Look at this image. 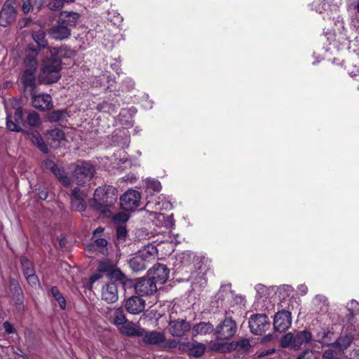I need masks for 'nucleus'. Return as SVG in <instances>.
Instances as JSON below:
<instances>
[{"label": "nucleus", "instance_id": "nucleus-56", "mask_svg": "<svg viewBox=\"0 0 359 359\" xmlns=\"http://www.w3.org/2000/svg\"><path fill=\"white\" fill-rule=\"evenodd\" d=\"M25 277L30 285H36L39 282L38 278L35 275L34 272L31 274L26 275Z\"/></svg>", "mask_w": 359, "mask_h": 359}, {"label": "nucleus", "instance_id": "nucleus-49", "mask_svg": "<svg viewBox=\"0 0 359 359\" xmlns=\"http://www.w3.org/2000/svg\"><path fill=\"white\" fill-rule=\"evenodd\" d=\"M13 116V119L16 122L18 123V124H20L21 126V124L23 122V118H22V110L21 108H17L15 109V113H14V115L12 116Z\"/></svg>", "mask_w": 359, "mask_h": 359}, {"label": "nucleus", "instance_id": "nucleus-26", "mask_svg": "<svg viewBox=\"0 0 359 359\" xmlns=\"http://www.w3.org/2000/svg\"><path fill=\"white\" fill-rule=\"evenodd\" d=\"M143 341L149 344H158L165 341V336L163 333L156 331H151L143 333Z\"/></svg>", "mask_w": 359, "mask_h": 359}, {"label": "nucleus", "instance_id": "nucleus-18", "mask_svg": "<svg viewBox=\"0 0 359 359\" xmlns=\"http://www.w3.org/2000/svg\"><path fill=\"white\" fill-rule=\"evenodd\" d=\"M49 34L51 38L57 41H62L67 39L71 35V29L68 26L60 23L51 27L49 30Z\"/></svg>", "mask_w": 359, "mask_h": 359}, {"label": "nucleus", "instance_id": "nucleus-14", "mask_svg": "<svg viewBox=\"0 0 359 359\" xmlns=\"http://www.w3.org/2000/svg\"><path fill=\"white\" fill-rule=\"evenodd\" d=\"M339 0H318L316 3V10L320 14L325 13L323 18H330L331 14L337 11Z\"/></svg>", "mask_w": 359, "mask_h": 359}, {"label": "nucleus", "instance_id": "nucleus-1", "mask_svg": "<svg viewBox=\"0 0 359 359\" xmlns=\"http://www.w3.org/2000/svg\"><path fill=\"white\" fill-rule=\"evenodd\" d=\"M32 39L36 43L34 48H38V52L41 49L48 48L51 56L45 57L42 61V66L39 76L40 82L43 83H52L57 81L60 78L61 60L55 56L52 49L48 46V41L46 39V33L43 30L32 32Z\"/></svg>", "mask_w": 359, "mask_h": 359}, {"label": "nucleus", "instance_id": "nucleus-5", "mask_svg": "<svg viewBox=\"0 0 359 359\" xmlns=\"http://www.w3.org/2000/svg\"><path fill=\"white\" fill-rule=\"evenodd\" d=\"M226 317L223 323L215 329V335L218 339L225 340L233 337L236 332V325L229 316V312L226 313Z\"/></svg>", "mask_w": 359, "mask_h": 359}, {"label": "nucleus", "instance_id": "nucleus-46", "mask_svg": "<svg viewBox=\"0 0 359 359\" xmlns=\"http://www.w3.org/2000/svg\"><path fill=\"white\" fill-rule=\"evenodd\" d=\"M48 6L52 11H58L64 6V2L62 0H52Z\"/></svg>", "mask_w": 359, "mask_h": 359}, {"label": "nucleus", "instance_id": "nucleus-9", "mask_svg": "<svg viewBox=\"0 0 359 359\" xmlns=\"http://www.w3.org/2000/svg\"><path fill=\"white\" fill-rule=\"evenodd\" d=\"M270 323L268 317L265 314H256L249 320L250 331L255 334H262L269 329Z\"/></svg>", "mask_w": 359, "mask_h": 359}, {"label": "nucleus", "instance_id": "nucleus-45", "mask_svg": "<svg viewBox=\"0 0 359 359\" xmlns=\"http://www.w3.org/2000/svg\"><path fill=\"white\" fill-rule=\"evenodd\" d=\"M229 296H231V285L230 284H224L221 286L220 290L218 293V298H222Z\"/></svg>", "mask_w": 359, "mask_h": 359}, {"label": "nucleus", "instance_id": "nucleus-27", "mask_svg": "<svg viewBox=\"0 0 359 359\" xmlns=\"http://www.w3.org/2000/svg\"><path fill=\"white\" fill-rule=\"evenodd\" d=\"M28 138L35 144L43 153L46 154L48 151V147L44 143L39 133L36 130H32L28 133Z\"/></svg>", "mask_w": 359, "mask_h": 359}, {"label": "nucleus", "instance_id": "nucleus-15", "mask_svg": "<svg viewBox=\"0 0 359 359\" xmlns=\"http://www.w3.org/2000/svg\"><path fill=\"white\" fill-rule=\"evenodd\" d=\"M168 331L173 337H182L184 336L191 328V325L189 322L185 320H171L168 325Z\"/></svg>", "mask_w": 359, "mask_h": 359}, {"label": "nucleus", "instance_id": "nucleus-31", "mask_svg": "<svg viewBox=\"0 0 359 359\" xmlns=\"http://www.w3.org/2000/svg\"><path fill=\"white\" fill-rule=\"evenodd\" d=\"M129 264L134 271H140L146 269L147 263L137 253L130 259Z\"/></svg>", "mask_w": 359, "mask_h": 359}, {"label": "nucleus", "instance_id": "nucleus-41", "mask_svg": "<svg viewBox=\"0 0 359 359\" xmlns=\"http://www.w3.org/2000/svg\"><path fill=\"white\" fill-rule=\"evenodd\" d=\"M71 203L72 209L79 211V212H83L86 208V203L85 202V200H81V199H71Z\"/></svg>", "mask_w": 359, "mask_h": 359}, {"label": "nucleus", "instance_id": "nucleus-57", "mask_svg": "<svg viewBox=\"0 0 359 359\" xmlns=\"http://www.w3.org/2000/svg\"><path fill=\"white\" fill-rule=\"evenodd\" d=\"M233 301L235 303L241 308L242 306H245V298L241 295H236L233 298Z\"/></svg>", "mask_w": 359, "mask_h": 359}, {"label": "nucleus", "instance_id": "nucleus-11", "mask_svg": "<svg viewBox=\"0 0 359 359\" xmlns=\"http://www.w3.org/2000/svg\"><path fill=\"white\" fill-rule=\"evenodd\" d=\"M38 48H35L33 44H29L25 49V57L23 62V70L36 72L38 67L37 55Z\"/></svg>", "mask_w": 359, "mask_h": 359}, {"label": "nucleus", "instance_id": "nucleus-54", "mask_svg": "<svg viewBox=\"0 0 359 359\" xmlns=\"http://www.w3.org/2000/svg\"><path fill=\"white\" fill-rule=\"evenodd\" d=\"M3 327L7 334H13L15 332V330L9 322L6 321L3 323Z\"/></svg>", "mask_w": 359, "mask_h": 359}, {"label": "nucleus", "instance_id": "nucleus-34", "mask_svg": "<svg viewBox=\"0 0 359 359\" xmlns=\"http://www.w3.org/2000/svg\"><path fill=\"white\" fill-rule=\"evenodd\" d=\"M50 293L55 301L58 303L60 309L65 310L66 309V299L58 288L57 287H52L50 289Z\"/></svg>", "mask_w": 359, "mask_h": 359}, {"label": "nucleus", "instance_id": "nucleus-51", "mask_svg": "<svg viewBox=\"0 0 359 359\" xmlns=\"http://www.w3.org/2000/svg\"><path fill=\"white\" fill-rule=\"evenodd\" d=\"M57 166L55 164V163L49 159L44 161L42 163V168L43 170H50L52 172L54 171L55 168Z\"/></svg>", "mask_w": 359, "mask_h": 359}, {"label": "nucleus", "instance_id": "nucleus-38", "mask_svg": "<svg viewBox=\"0 0 359 359\" xmlns=\"http://www.w3.org/2000/svg\"><path fill=\"white\" fill-rule=\"evenodd\" d=\"M6 126L8 130L11 131L19 132L21 130V126L16 123L13 119L12 115L7 114L6 117Z\"/></svg>", "mask_w": 359, "mask_h": 359}, {"label": "nucleus", "instance_id": "nucleus-4", "mask_svg": "<svg viewBox=\"0 0 359 359\" xmlns=\"http://www.w3.org/2000/svg\"><path fill=\"white\" fill-rule=\"evenodd\" d=\"M255 290L259 299L263 297L267 299L271 294H276L280 299H285L293 292V288L289 285H283L278 287L276 286L269 287L259 284L255 286Z\"/></svg>", "mask_w": 359, "mask_h": 359}, {"label": "nucleus", "instance_id": "nucleus-63", "mask_svg": "<svg viewBox=\"0 0 359 359\" xmlns=\"http://www.w3.org/2000/svg\"><path fill=\"white\" fill-rule=\"evenodd\" d=\"M298 291L301 295H305L308 292V287L306 285L302 284L298 286Z\"/></svg>", "mask_w": 359, "mask_h": 359}, {"label": "nucleus", "instance_id": "nucleus-23", "mask_svg": "<svg viewBox=\"0 0 359 359\" xmlns=\"http://www.w3.org/2000/svg\"><path fill=\"white\" fill-rule=\"evenodd\" d=\"M118 330L120 332L129 337L142 336L143 333L145 332L144 330L139 326L128 321L121 325L118 327Z\"/></svg>", "mask_w": 359, "mask_h": 359}, {"label": "nucleus", "instance_id": "nucleus-8", "mask_svg": "<svg viewBox=\"0 0 359 359\" xmlns=\"http://www.w3.org/2000/svg\"><path fill=\"white\" fill-rule=\"evenodd\" d=\"M15 0H6L0 11V25L7 27L16 18Z\"/></svg>", "mask_w": 359, "mask_h": 359}, {"label": "nucleus", "instance_id": "nucleus-43", "mask_svg": "<svg viewBox=\"0 0 359 359\" xmlns=\"http://www.w3.org/2000/svg\"><path fill=\"white\" fill-rule=\"evenodd\" d=\"M95 246L100 249V251L104 255H107V241L104 238H95Z\"/></svg>", "mask_w": 359, "mask_h": 359}, {"label": "nucleus", "instance_id": "nucleus-13", "mask_svg": "<svg viewBox=\"0 0 359 359\" xmlns=\"http://www.w3.org/2000/svg\"><path fill=\"white\" fill-rule=\"evenodd\" d=\"M135 292L140 295H151L157 290L156 283L149 276L139 279L135 285Z\"/></svg>", "mask_w": 359, "mask_h": 359}, {"label": "nucleus", "instance_id": "nucleus-20", "mask_svg": "<svg viewBox=\"0 0 359 359\" xmlns=\"http://www.w3.org/2000/svg\"><path fill=\"white\" fill-rule=\"evenodd\" d=\"M179 348L182 351L188 352L189 354L193 357L198 358L204 353L205 346L201 343L192 344L187 342L181 343L179 345Z\"/></svg>", "mask_w": 359, "mask_h": 359}, {"label": "nucleus", "instance_id": "nucleus-55", "mask_svg": "<svg viewBox=\"0 0 359 359\" xmlns=\"http://www.w3.org/2000/svg\"><path fill=\"white\" fill-rule=\"evenodd\" d=\"M156 210H162V209H171L172 208V204L169 201H165L161 203L160 202H158L156 203Z\"/></svg>", "mask_w": 359, "mask_h": 359}, {"label": "nucleus", "instance_id": "nucleus-42", "mask_svg": "<svg viewBox=\"0 0 359 359\" xmlns=\"http://www.w3.org/2000/svg\"><path fill=\"white\" fill-rule=\"evenodd\" d=\"M65 117V112L60 110L53 111L48 114V120L51 122L60 121Z\"/></svg>", "mask_w": 359, "mask_h": 359}, {"label": "nucleus", "instance_id": "nucleus-53", "mask_svg": "<svg viewBox=\"0 0 359 359\" xmlns=\"http://www.w3.org/2000/svg\"><path fill=\"white\" fill-rule=\"evenodd\" d=\"M116 233H117V238H118V239H119V240H124L125 238L126 237L127 231H126L125 227H123V226H118L117 228Z\"/></svg>", "mask_w": 359, "mask_h": 359}, {"label": "nucleus", "instance_id": "nucleus-48", "mask_svg": "<svg viewBox=\"0 0 359 359\" xmlns=\"http://www.w3.org/2000/svg\"><path fill=\"white\" fill-rule=\"evenodd\" d=\"M316 354L310 349H307L303 353H300L297 359H316Z\"/></svg>", "mask_w": 359, "mask_h": 359}, {"label": "nucleus", "instance_id": "nucleus-37", "mask_svg": "<svg viewBox=\"0 0 359 359\" xmlns=\"http://www.w3.org/2000/svg\"><path fill=\"white\" fill-rule=\"evenodd\" d=\"M53 173L59 179L60 182L64 186L69 187L70 185V179L67 177L63 169L59 167L55 168Z\"/></svg>", "mask_w": 359, "mask_h": 359}, {"label": "nucleus", "instance_id": "nucleus-61", "mask_svg": "<svg viewBox=\"0 0 359 359\" xmlns=\"http://www.w3.org/2000/svg\"><path fill=\"white\" fill-rule=\"evenodd\" d=\"M101 109H102L103 111L109 112V113H112L115 111L114 108L111 106V104H108V103L103 104L102 105Z\"/></svg>", "mask_w": 359, "mask_h": 359}, {"label": "nucleus", "instance_id": "nucleus-33", "mask_svg": "<svg viewBox=\"0 0 359 359\" xmlns=\"http://www.w3.org/2000/svg\"><path fill=\"white\" fill-rule=\"evenodd\" d=\"M94 36L93 32L89 31L79 36L78 40L81 43V48L85 50L88 48L93 42Z\"/></svg>", "mask_w": 359, "mask_h": 359}, {"label": "nucleus", "instance_id": "nucleus-17", "mask_svg": "<svg viewBox=\"0 0 359 359\" xmlns=\"http://www.w3.org/2000/svg\"><path fill=\"white\" fill-rule=\"evenodd\" d=\"M32 96V105L34 108L41 111L48 110L53 107L52 97L48 94L34 95L30 92Z\"/></svg>", "mask_w": 359, "mask_h": 359}, {"label": "nucleus", "instance_id": "nucleus-44", "mask_svg": "<svg viewBox=\"0 0 359 359\" xmlns=\"http://www.w3.org/2000/svg\"><path fill=\"white\" fill-rule=\"evenodd\" d=\"M27 122L32 126H38L40 123V118L37 113L32 111L28 114Z\"/></svg>", "mask_w": 359, "mask_h": 359}, {"label": "nucleus", "instance_id": "nucleus-28", "mask_svg": "<svg viewBox=\"0 0 359 359\" xmlns=\"http://www.w3.org/2000/svg\"><path fill=\"white\" fill-rule=\"evenodd\" d=\"M332 335L333 332L327 327H322L317 331L315 340L319 343L328 345Z\"/></svg>", "mask_w": 359, "mask_h": 359}, {"label": "nucleus", "instance_id": "nucleus-30", "mask_svg": "<svg viewBox=\"0 0 359 359\" xmlns=\"http://www.w3.org/2000/svg\"><path fill=\"white\" fill-rule=\"evenodd\" d=\"M312 304L315 307L316 312L325 313L327 311L328 304L325 296L320 294L316 295L312 301Z\"/></svg>", "mask_w": 359, "mask_h": 359}, {"label": "nucleus", "instance_id": "nucleus-16", "mask_svg": "<svg viewBox=\"0 0 359 359\" xmlns=\"http://www.w3.org/2000/svg\"><path fill=\"white\" fill-rule=\"evenodd\" d=\"M101 297L108 304L115 303L118 299V285L115 282L108 283L102 286Z\"/></svg>", "mask_w": 359, "mask_h": 359}, {"label": "nucleus", "instance_id": "nucleus-6", "mask_svg": "<svg viewBox=\"0 0 359 359\" xmlns=\"http://www.w3.org/2000/svg\"><path fill=\"white\" fill-rule=\"evenodd\" d=\"M140 194L133 189L125 192L120 198V204L123 210L126 212L135 211L140 203Z\"/></svg>", "mask_w": 359, "mask_h": 359}, {"label": "nucleus", "instance_id": "nucleus-10", "mask_svg": "<svg viewBox=\"0 0 359 359\" xmlns=\"http://www.w3.org/2000/svg\"><path fill=\"white\" fill-rule=\"evenodd\" d=\"M170 270L164 264H156L148 271V276L157 285H163L169 277Z\"/></svg>", "mask_w": 359, "mask_h": 359}, {"label": "nucleus", "instance_id": "nucleus-22", "mask_svg": "<svg viewBox=\"0 0 359 359\" xmlns=\"http://www.w3.org/2000/svg\"><path fill=\"white\" fill-rule=\"evenodd\" d=\"M79 17L80 15L77 13L73 11H62L60 13L58 20L60 23L68 26V27L71 29L76 25Z\"/></svg>", "mask_w": 359, "mask_h": 359}, {"label": "nucleus", "instance_id": "nucleus-25", "mask_svg": "<svg viewBox=\"0 0 359 359\" xmlns=\"http://www.w3.org/2000/svg\"><path fill=\"white\" fill-rule=\"evenodd\" d=\"M48 140L51 147L57 148L60 147L65 141V135L62 130L54 129L49 132Z\"/></svg>", "mask_w": 359, "mask_h": 359}, {"label": "nucleus", "instance_id": "nucleus-58", "mask_svg": "<svg viewBox=\"0 0 359 359\" xmlns=\"http://www.w3.org/2000/svg\"><path fill=\"white\" fill-rule=\"evenodd\" d=\"M22 10L25 13H27L31 8V0H22Z\"/></svg>", "mask_w": 359, "mask_h": 359}, {"label": "nucleus", "instance_id": "nucleus-19", "mask_svg": "<svg viewBox=\"0 0 359 359\" xmlns=\"http://www.w3.org/2000/svg\"><path fill=\"white\" fill-rule=\"evenodd\" d=\"M125 307L130 313L139 314L144 311L145 302L139 297L133 296L126 300Z\"/></svg>", "mask_w": 359, "mask_h": 359}, {"label": "nucleus", "instance_id": "nucleus-47", "mask_svg": "<svg viewBox=\"0 0 359 359\" xmlns=\"http://www.w3.org/2000/svg\"><path fill=\"white\" fill-rule=\"evenodd\" d=\"M113 219L116 223H124L129 219V215L126 212H118L114 216Z\"/></svg>", "mask_w": 359, "mask_h": 359}, {"label": "nucleus", "instance_id": "nucleus-52", "mask_svg": "<svg viewBox=\"0 0 359 359\" xmlns=\"http://www.w3.org/2000/svg\"><path fill=\"white\" fill-rule=\"evenodd\" d=\"M237 346L242 350L247 351L250 348V344L248 339H241L237 342Z\"/></svg>", "mask_w": 359, "mask_h": 359}, {"label": "nucleus", "instance_id": "nucleus-7", "mask_svg": "<svg viewBox=\"0 0 359 359\" xmlns=\"http://www.w3.org/2000/svg\"><path fill=\"white\" fill-rule=\"evenodd\" d=\"M95 172L94 166L88 162L78 163L74 170V177L79 185L89 182Z\"/></svg>", "mask_w": 359, "mask_h": 359}, {"label": "nucleus", "instance_id": "nucleus-35", "mask_svg": "<svg viewBox=\"0 0 359 359\" xmlns=\"http://www.w3.org/2000/svg\"><path fill=\"white\" fill-rule=\"evenodd\" d=\"M353 340V336L349 334H344L341 335L335 342L336 346L339 347L340 350L346 349Z\"/></svg>", "mask_w": 359, "mask_h": 359}, {"label": "nucleus", "instance_id": "nucleus-12", "mask_svg": "<svg viewBox=\"0 0 359 359\" xmlns=\"http://www.w3.org/2000/svg\"><path fill=\"white\" fill-rule=\"evenodd\" d=\"M292 324L291 313L282 310L276 313L273 320V327L276 331L284 332L287 330Z\"/></svg>", "mask_w": 359, "mask_h": 359}, {"label": "nucleus", "instance_id": "nucleus-24", "mask_svg": "<svg viewBox=\"0 0 359 359\" xmlns=\"http://www.w3.org/2000/svg\"><path fill=\"white\" fill-rule=\"evenodd\" d=\"M36 72L23 70L22 74V83L27 90L34 92L36 83Z\"/></svg>", "mask_w": 359, "mask_h": 359}, {"label": "nucleus", "instance_id": "nucleus-40", "mask_svg": "<svg viewBox=\"0 0 359 359\" xmlns=\"http://www.w3.org/2000/svg\"><path fill=\"white\" fill-rule=\"evenodd\" d=\"M87 196L86 189H81L79 187H75L72 191V197L71 199H81L85 200Z\"/></svg>", "mask_w": 359, "mask_h": 359}, {"label": "nucleus", "instance_id": "nucleus-36", "mask_svg": "<svg viewBox=\"0 0 359 359\" xmlns=\"http://www.w3.org/2000/svg\"><path fill=\"white\" fill-rule=\"evenodd\" d=\"M151 216L153 217L154 219L159 222V224H156V225H165V226H172L174 225L172 219L170 217L165 221V216L162 213L153 212L151 213Z\"/></svg>", "mask_w": 359, "mask_h": 359}, {"label": "nucleus", "instance_id": "nucleus-2", "mask_svg": "<svg viewBox=\"0 0 359 359\" xmlns=\"http://www.w3.org/2000/svg\"><path fill=\"white\" fill-rule=\"evenodd\" d=\"M116 201V189L112 187L104 186L95 191L94 203L95 209L106 214L109 208Z\"/></svg>", "mask_w": 359, "mask_h": 359}, {"label": "nucleus", "instance_id": "nucleus-60", "mask_svg": "<svg viewBox=\"0 0 359 359\" xmlns=\"http://www.w3.org/2000/svg\"><path fill=\"white\" fill-rule=\"evenodd\" d=\"M178 238V235H168L167 236V238H165V240L164 241H166V242H168V243H174V244H177L180 241H178L177 239Z\"/></svg>", "mask_w": 359, "mask_h": 359}, {"label": "nucleus", "instance_id": "nucleus-62", "mask_svg": "<svg viewBox=\"0 0 359 359\" xmlns=\"http://www.w3.org/2000/svg\"><path fill=\"white\" fill-rule=\"evenodd\" d=\"M350 309H353V311H351V313L353 314L354 311H357L359 310V303L355 300H352L350 303Z\"/></svg>", "mask_w": 359, "mask_h": 359}, {"label": "nucleus", "instance_id": "nucleus-3", "mask_svg": "<svg viewBox=\"0 0 359 359\" xmlns=\"http://www.w3.org/2000/svg\"><path fill=\"white\" fill-rule=\"evenodd\" d=\"M312 335L307 330L297 332L294 334L289 332L285 334L281 340L280 344L283 347H291L298 350L303 344H306L311 341Z\"/></svg>", "mask_w": 359, "mask_h": 359}, {"label": "nucleus", "instance_id": "nucleus-50", "mask_svg": "<svg viewBox=\"0 0 359 359\" xmlns=\"http://www.w3.org/2000/svg\"><path fill=\"white\" fill-rule=\"evenodd\" d=\"M147 186L149 188H151L156 191H159L161 189V184L158 180H149L147 182Z\"/></svg>", "mask_w": 359, "mask_h": 359}, {"label": "nucleus", "instance_id": "nucleus-32", "mask_svg": "<svg viewBox=\"0 0 359 359\" xmlns=\"http://www.w3.org/2000/svg\"><path fill=\"white\" fill-rule=\"evenodd\" d=\"M111 318L113 323L118 327L127 321L124 312L121 308L114 309L111 313Z\"/></svg>", "mask_w": 359, "mask_h": 359}, {"label": "nucleus", "instance_id": "nucleus-64", "mask_svg": "<svg viewBox=\"0 0 359 359\" xmlns=\"http://www.w3.org/2000/svg\"><path fill=\"white\" fill-rule=\"evenodd\" d=\"M31 20L29 18H25L19 20L18 24L20 28L25 27L29 25Z\"/></svg>", "mask_w": 359, "mask_h": 359}, {"label": "nucleus", "instance_id": "nucleus-39", "mask_svg": "<svg viewBox=\"0 0 359 359\" xmlns=\"http://www.w3.org/2000/svg\"><path fill=\"white\" fill-rule=\"evenodd\" d=\"M21 265L25 276L34 272L32 262L26 257H22L21 259Z\"/></svg>", "mask_w": 359, "mask_h": 359}, {"label": "nucleus", "instance_id": "nucleus-59", "mask_svg": "<svg viewBox=\"0 0 359 359\" xmlns=\"http://www.w3.org/2000/svg\"><path fill=\"white\" fill-rule=\"evenodd\" d=\"M335 351L332 349H328L325 351L323 353V359H332L335 355Z\"/></svg>", "mask_w": 359, "mask_h": 359}, {"label": "nucleus", "instance_id": "nucleus-21", "mask_svg": "<svg viewBox=\"0 0 359 359\" xmlns=\"http://www.w3.org/2000/svg\"><path fill=\"white\" fill-rule=\"evenodd\" d=\"M158 251L156 245L149 243L140 250L137 254L148 264L157 257Z\"/></svg>", "mask_w": 359, "mask_h": 359}, {"label": "nucleus", "instance_id": "nucleus-29", "mask_svg": "<svg viewBox=\"0 0 359 359\" xmlns=\"http://www.w3.org/2000/svg\"><path fill=\"white\" fill-rule=\"evenodd\" d=\"M213 325L210 323L201 322L195 325L192 328L193 335H205L213 332Z\"/></svg>", "mask_w": 359, "mask_h": 359}]
</instances>
